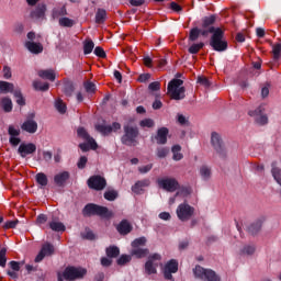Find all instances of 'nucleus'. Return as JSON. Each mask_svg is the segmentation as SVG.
<instances>
[{
  "mask_svg": "<svg viewBox=\"0 0 281 281\" xmlns=\"http://www.w3.org/2000/svg\"><path fill=\"white\" fill-rule=\"evenodd\" d=\"M124 134L121 137L123 146H137L139 144V127L133 125L123 126Z\"/></svg>",
  "mask_w": 281,
  "mask_h": 281,
  "instance_id": "f257e3e1",
  "label": "nucleus"
},
{
  "mask_svg": "<svg viewBox=\"0 0 281 281\" xmlns=\"http://www.w3.org/2000/svg\"><path fill=\"white\" fill-rule=\"evenodd\" d=\"M83 216H100L101 218H111L113 212L109 211V207L88 203L82 210Z\"/></svg>",
  "mask_w": 281,
  "mask_h": 281,
  "instance_id": "f03ea898",
  "label": "nucleus"
},
{
  "mask_svg": "<svg viewBox=\"0 0 281 281\" xmlns=\"http://www.w3.org/2000/svg\"><path fill=\"white\" fill-rule=\"evenodd\" d=\"M183 80L172 79L167 86V91L171 100H184L186 99V87H182Z\"/></svg>",
  "mask_w": 281,
  "mask_h": 281,
  "instance_id": "7ed1b4c3",
  "label": "nucleus"
},
{
  "mask_svg": "<svg viewBox=\"0 0 281 281\" xmlns=\"http://www.w3.org/2000/svg\"><path fill=\"white\" fill-rule=\"evenodd\" d=\"M210 45L214 52H227L228 44L225 41V32L221 27H216V32L211 36Z\"/></svg>",
  "mask_w": 281,
  "mask_h": 281,
  "instance_id": "20e7f679",
  "label": "nucleus"
},
{
  "mask_svg": "<svg viewBox=\"0 0 281 281\" xmlns=\"http://www.w3.org/2000/svg\"><path fill=\"white\" fill-rule=\"evenodd\" d=\"M193 273L195 278L204 281H221V276L216 273V271L212 269H205L201 266H195L193 269Z\"/></svg>",
  "mask_w": 281,
  "mask_h": 281,
  "instance_id": "39448f33",
  "label": "nucleus"
},
{
  "mask_svg": "<svg viewBox=\"0 0 281 281\" xmlns=\"http://www.w3.org/2000/svg\"><path fill=\"white\" fill-rule=\"evenodd\" d=\"M86 276H87V269L76 268L74 266L66 267L63 272V278L69 281L82 280V278H85Z\"/></svg>",
  "mask_w": 281,
  "mask_h": 281,
  "instance_id": "423d86ee",
  "label": "nucleus"
},
{
  "mask_svg": "<svg viewBox=\"0 0 281 281\" xmlns=\"http://www.w3.org/2000/svg\"><path fill=\"white\" fill-rule=\"evenodd\" d=\"M211 144L214 150L220 155V157L225 158L227 157V150L225 149V143H223V138L221 134L216 132H212L211 134Z\"/></svg>",
  "mask_w": 281,
  "mask_h": 281,
  "instance_id": "0eeeda50",
  "label": "nucleus"
},
{
  "mask_svg": "<svg viewBox=\"0 0 281 281\" xmlns=\"http://www.w3.org/2000/svg\"><path fill=\"white\" fill-rule=\"evenodd\" d=\"M250 117H254L256 124L259 126H265V124H269V117L265 114V105H259L256 110H251L248 112Z\"/></svg>",
  "mask_w": 281,
  "mask_h": 281,
  "instance_id": "6e6552de",
  "label": "nucleus"
},
{
  "mask_svg": "<svg viewBox=\"0 0 281 281\" xmlns=\"http://www.w3.org/2000/svg\"><path fill=\"white\" fill-rule=\"evenodd\" d=\"M177 216L179 221H182V222L190 221V218L194 216V207L188 203L179 204L177 209Z\"/></svg>",
  "mask_w": 281,
  "mask_h": 281,
  "instance_id": "1a4fd4ad",
  "label": "nucleus"
},
{
  "mask_svg": "<svg viewBox=\"0 0 281 281\" xmlns=\"http://www.w3.org/2000/svg\"><path fill=\"white\" fill-rule=\"evenodd\" d=\"M87 184L90 190H97V192H100L106 188V179L100 175L91 176L88 179Z\"/></svg>",
  "mask_w": 281,
  "mask_h": 281,
  "instance_id": "9d476101",
  "label": "nucleus"
},
{
  "mask_svg": "<svg viewBox=\"0 0 281 281\" xmlns=\"http://www.w3.org/2000/svg\"><path fill=\"white\" fill-rule=\"evenodd\" d=\"M177 271H179V261H177V259H170L167 261L162 269L165 280L175 281L172 273H177Z\"/></svg>",
  "mask_w": 281,
  "mask_h": 281,
  "instance_id": "9b49d317",
  "label": "nucleus"
},
{
  "mask_svg": "<svg viewBox=\"0 0 281 281\" xmlns=\"http://www.w3.org/2000/svg\"><path fill=\"white\" fill-rule=\"evenodd\" d=\"M159 188L166 192H177L179 190V181L175 178H162L157 181Z\"/></svg>",
  "mask_w": 281,
  "mask_h": 281,
  "instance_id": "f8f14e48",
  "label": "nucleus"
},
{
  "mask_svg": "<svg viewBox=\"0 0 281 281\" xmlns=\"http://www.w3.org/2000/svg\"><path fill=\"white\" fill-rule=\"evenodd\" d=\"M35 116H36V114L31 113L27 116V119L23 122V124L21 125V128L25 133H30L31 135H34V133H36V131H38V123H36V121H34Z\"/></svg>",
  "mask_w": 281,
  "mask_h": 281,
  "instance_id": "ddd939ff",
  "label": "nucleus"
},
{
  "mask_svg": "<svg viewBox=\"0 0 281 281\" xmlns=\"http://www.w3.org/2000/svg\"><path fill=\"white\" fill-rule=\"evenodd\" d=\"M77 136L80 139H83V142H88L90 145L91 150H98V143L91 135H89V132L85 127H78L77 128Z\"/></svg>",
  "mask_w": 281,
  "mask_h": 281,
  "instance_id": "4468645a",
  "label": "nucleus"
},
{
  "mask_svg": "<svg viewBox=\"0 0 281 281\" xmlns=\"http://www.w3.org/2000/svg\"><path fill=\"white\" fill-rule=\"evenodd\" d=\"M8 134L10 135L9 138V144H11V146H19V144H21V138H19V136L21 135V130L14 125H9L8 127Z\"/></svg>",
  "mask_w": 281,
  "mask_h": 281,
  "instance_id": "2eb2a0df",
  "label": "nucleus"
},
{
  "mask_svg": "<svg viewBox=\"0 0 281 281\" xmlns=\"http://www.w3.org/2000/svg\"><path fill=\"white\" fill-rule=\"evenodd\" d=\"M18 153L20 155V157H22L23 159H25V157L27 155H34V153H36V144L34 143H22L20 144L19 148H18Z\"/></svg>",
  "mask_w": 281,
  "mask_h": 281,
  "instance_id": "dca6fc26",
  "label": "nucleus"
},
{
  "mask_svg": "<svg viewBox=\"0 0 281 281\" xmlns=\"http://www.w3.org/2000/svg\"><path fill=\"white\" fill-rule=\"evenodd\" d=\"M55 249L54 246L50 243H45L42 246L41 251L38 255L35 257V262H43L46 256H53Z\"/></svg>",
  "mask_w": 281,
  "mask_h": 281,
  "instance_id": "f3484780",
  "label": "nucleus"
},
{
  "mask_svg": "<svg viewBox=\"0 0 281 281\" xmlns=\"http://www.w3.org/2000/svg\"><path fill=\"white\" fill-rule=\"evenodd\" d=\"M70 177L71 175L69 173V171H61L54 176V183L55 186H57V188H65Z\"/></svg>",
  "mask_w": 281,
  "mask_h": 281,
  "instance_id": "a211bd4d",
  "label": "nucleus"
},
{
  "mask_svg": "<svg viewBox=\"0 0 281 281\" xmlns=\"http://www.w3.org/2000/svg\"><path fill=\"white\" fill-rule=\"evenodd\" d=\"M265 221H266L265 216H261L257 218L255 222H252L247 227L248 234H250L251 236H256L260 232V229H262V224L265 223Z\"/></svg>",
  "mask_w": 281,
  "mask_h": 281,
  "instance_id": "6ab92c4d",
  "label": "nucleus"
},
{
  "mask_svg": "<svg viewBox=\"0 0 281 281\" xmlns=\"http://www.w3.org/2000/svg\"><path fill=\"white\" fill-rule=\"evenodd\" d=\"M9 267L11 270H7V276L12 280H19V271H21V261H10Z\"/></svg>",
  "mask_w": 281,
  "mask_h": 281,
  "instance_id": "aec40b11",
  "label": "nucleus"
},
{
  "mask_svg": "<svg viewBox=\"0 0 281 281\" xmlns=\"http://www.w3.org/2000/svg\"><path fill=\"white\" fill-rule=\"evenodd\" d=\"M168 133H170L168 127L158 128L157 134L155 136L156 143L160 146L168 144Z\"/></svg>",
  "mask_w": 281,
  "mask_h": 281,
  "instance_id": "412c9836",
  "label": "nucleus"
},
{
  "mask_svg": "<svg viewBox=\"0 0 281 281\" xmlns=\"http://www.w3.org/2000/svg\"><path fill=\"white\" fill-rule=\"evenodd\" d=\"M150 186V179L146 178L143 180H138L132 186V192L134 194H142L144 192V188H148Z\"/></svg>",
  "mask_w": 281,
  "mask_h": 281,
  "instance_id": "4be33fe9",
  "label": "nucleus"
},
{
  "mask_svg": "<svg viewBox=\"0 0 281 281\" xmlns=\"http://www.w3.org/2000/svg\"><path fill=\"white\" fill-rule=\"evenodd\" d=\"M116 232H119L121 236H127V234H131V232H133V225H131V223L127 222V220H123L116 226Z\"/></svg>",
  "mask_w": 281,
  "mask_h": 281,
  "instance_id": "5701e85b",
  "label": "nucleus"
},
{
  "mask_svg": "<svg viewBox=\"0 0 281 281\" xmlns=\"http://www.w3.org/2000/svg\"><path fill=\"white\" fill-rule=\"evenodd\" d=\"M45 12H47V7L45 4H38L35 10L31 12L30 16L31 19L38 21L45 19Z\"/></svg>",
  "mask_w": 281,
  "mask_h": 281,
  "instance_id": "b1692460",
  "label": "nucleus"
},
{
  "mask_svg": "<svg viewBox=\"0 0 281 281\" xmlns=\"http://www.w3.org/2000/svg\"><path fill=\"white\" fill-rule=\"evenodd\" d=\"M26 49L31 52V54H43V44L36 42H26Z\"/></svg>",
  "mask_w": 281,
  "mask_h": 281,
  "instance_id": "393cba45",
  "label": "nucleus"
},
{
  "mask_svg": "<svg viewBox=\"0 0 281 281\" xmlns=\"http://www.w3.org/2000/svg\"><path fill=\"white\" fill-rule=\"evenodd\" d=\"M37 75L40 76V78H43V80H49L50 82H54V80H56V74L52 69L40 70Z\"/></svg>",
  "mask_w": 281,
  "mask_h": 281,
  "instance_id": "a878e982",
  "label": "nucleus"
},
{
  "mask_svg": "<svg viewBox=\"0 0 281 281\" xmlns=\"http://www.w3.org/2000/svg\"><path fill=\"white\" fill-rule=\"evenodd\" d=\"M75 91H76V86L74 85V81L65 80L64 81V93H65V95H67V98H71L74 95Z\"/></svg>",
  "mask_w": 281,
  "mask_h": 281,
  "instance_id": "bb28decb",
  "label": "nucleus"
},
{
  "mask_svg": "<svg viewBox=\"0 0 281 281\" xmlns=\"http://www.w3.org/2000/svg\"><path fill=\"white\" fill-rule=\"evenodd\" d=\"M214 23H216V15L212 14L210 16H204L202 19V29L207 30L210 27H214Z\"/></svg>",
  "mask_w": 281,
  "mask_h": 281,
  "instance_id": "cd10ccee",
  "label": "nucleus"
},
{
  "mask_svg": "<svg viewBox=\"0 0 281 281\" xmlns=\"http://www.w3.org/2000/svg\"><path fill=\"white\" fill-rule=\"evenodd\" d=\"M35 180L37 186H40V188H46V186L49 183V179H47V175L43 172L36 173Z\"/></svg>",
  "mask_w": 281,
  "mask_h": 281,
  "instance_id": "c85d7f7f",
  "label": "nucleus"
},
{
  "mask_svg": "<svg viewBox=\"0 0 281 281\" xmlns=\"http://www.w3.org/2000/svg\"><path fill=\"white\" fill-rule=\"evenodd\" d=\"M200 177L203 179V181H210V178L212 177V168L206 165L201 166Z\"/></svg>",
  "mask_w": 281,
  "mask_h": 281,
  "instance_id": "c756f323",
  "label": "nucleus"
},
{
  "mask_svg": "<svg viewBox=\"0 0 281 281\" xmlns=\"http://www.w3.org/2000/svg\"><path fill=\"white\" fill-rule=\"evenodd\" d=\"M1 106L4 113H12L13 104L12 99L4 97L1 99Z\"/></svg>",
  "mask_w": 281,
  "mask_h": 281,
  "instance_id": "7c9ffc66",
  "label": "nucleus"
},
{
  "mask_svg": "<svg viewBox=\"0 0 281 281\" xmlns=\"http://www.w3.org/2000/svg\"><path fill=\"white\" fill-rule=\"evenodd\" d=\"M53 19H59V16H67V7H56L52 11Z\"/></svg>",
  "mask_w": 281,
  "mask_h": 281,
  "instance_id": "2f4dec72",
  "label": "nucleus"
},
{
  "mask_svg": "<svg viewBox=\"0 0 281 281\" xmlns=\"http://www.w3.org/2000/svg\"><path fill=\"white\" fill-rule=\"evenodd\" d=\"M1 93H14V83L8 81H0Z\"/></svg>",
  "mask_w": 281,
  "mask_h": 281,
  "instance_id": "473e14b6",
  "label": "nucleus"
},
{
  "mask_svg": "<svg viewBox=\"0 0 281 281\" xmlns=\"http://www.w3.org/2000/svg\"><path fill=\"white\" fill-rule=\"evenodd\" d=\"M256 254V245L248 244L240 249V256H254Z\"/></svg>",
  "mask_w": 281,
  "mask_h": 281,
  "instance_id": "72a5a7b5",
  "label": "nucleus"
},
{
  "mask_svg": "<svg viewBox=\"0 0 281 281\" xmlns=\"http://www.w3.org/2000/svg\"><path fill=\"white\" fill-rule=\"evenodd\" d=\"M95 131H98V133H101V135L106 136L113 133V127H111V125L98 124L95 125Z\"/></svg>",
  "mask_w": 281,
  "mask_h": 281,
  "instance_id": "f704fd0d",
  "label": "nucleus"
},
{
  "mask_svg": "<svg viewBox=\"0 0 281 281\" xmlns=\"http://www.w3.org/2000/svg\"><path fill=\"white\" fill-rule=\"evenodd\" d=\"M150 254V250L148 248H134L132 250V256H135L136 258H146Z\"/></svg>",
  "mask_w": 281,
  "mask_h": 281,
  "instance_id": "c9c22d12",
  "label": "nucleus"
},
{
  "mask_svg": "<svg viewBox=\"0 0 281 281\" xmlns=\"http://www.w3.org/2000/svg\"><path fill=\"white\" fill-rule=\"evenodd\" d=\"M172 151V159L173 161H181L183 159V154H181V147L180 145H173L171 148Z\"/></svg>",
  "mask_w": 281,
  "mask_h": 281,
  "instance_id": "e433bc0d",
  "label": "nucleus"
},
{
  "mask_svg": "<svg viewBox=\"0 0 281 281\" xmlns=\"http://www.w3.org/2000/svg\"><path fill=\"white\" fill-rule=\"evenodd\" d=\"M108 258H117L120 256V248L117 246H110L105 249Z\"/></svg>",
  "mask_w": 281,
  "mask_h": 281,
  "instance_id": "4c0bfd02",
  "label": "nucleus"
},
{
  "mask_svg": "<svg viewBox=\"0 0 281 281\" xmlns=\"http://www.w3.org/2000/svg\"><path fill=\"white\" fill-rule=\"evenodd\" d=\"M13 98H15V102L19 104V106H25V98L23 97L21 90H14Z\"/></svg>",
  "mask_w": 281,
  "mask_h": 281,
  "instance_id": "58836bf2",
  "label": "nucleus"
},
{
  "mask_svg": "<svg viewBox=\"0 0 281 281\" xmlns=\"http://www.w3.org/2000/svg\"><path fill=\"white\" fill-rule=\"evenodd\" d=\"M95 47V44L91 40H86L83 42V54L85 56H89L91 52H93V48Z\"/></svg>",
  "mask_w": 281,
  "mask_h": 281,
  "instance_id": "ea45409f",
  "label": "nucleus"
},
{
  "mask_svg": "<svg viewBox=\"0 0 281 281\" xmlns=\"http://www.w3.org/2000/svg\"><path fill=\"white\" fill-rule=\"evenodd\" d=\"M106 21V10L98 9L95 13V23L102 24Z\"/></svg>",
  "mask_w": 281,
  "mask_h": 281,
  "instance_id": "a19ab883",
  "label": "nucleus"
},
{
  "mask_svg": "<svg viewBox=\"0 0 281 281\" xmlns=\"http://www.w3.org/2000/svg\"><path fill=\"white\" fill-rule=\"evenodd\" d=\"M170 153L169 147H157L156 148V156L158 159H166L168 157V154Z\"/></svg>",
  "mask_w": 281,
  "mask_h": 281,
  "instance_id": "79ce46f5",
  "label": "nucleus"
},
{
  "mask_svg": "<svg viewBox=\"0 0 281 281\" xmlns=\"http://www.w3.org/2000/svg\"><path fill=\"white\" fill-rule=\"evenodd\" d=\"M49 228L53 232H65V229H67L65 224H63L61 222H54V221L49 223Z\"/></svg>",
  "mask_w": 281,
  "mask_h": 281,
  "instance_id": "37998d69",
  "label": "nucleus"
},
{
  "mask_svg": "<svg viewBox=\"0 0 281 281\" xmlns=\"http://www.w3.org/2000/svg\"><path fill=\"white\" fill-rule=\"evenodd\" d=\"M59 25L60 27H72L76 25V21L67 16H64L59 19Z\"/></svg>",
  "mask_w": 281,
  "mask_h": 281,
  "instance_id": "c03bdc74",
  "label": "nucleus"
},
{
  "mask_svg": "<svg viewBox=\"0 0 281 281\" xmlns=\"http://www.w3.org/2000/svg\"><path fill=\"white\" fill-rule=\"evenodd\" d=\"M199 36H201V29L199 27H193L189 32V41L194 43V41H199Z\"/></svg>",
  "mask_w": 281,
  "mask_h": 281,
  "instance_id": "a18cd8bd",
  "label": "nucleus"
},
{
  "mask_svg": "<svg viewBox=\"0 0 281 281\" xmlns=\"http://www.w3.org/2000/svg\"><path fill=\"white\" fill-rule=\"evenodd\" d=\"M33 87L36 91H49V85L47 82L34 81Z\"/></svg>",
  "mask_w": 281,
  "mask_h": 281,
  "instance_id": "49530a36",
  "label": "nucleus"
},
{
  "mask_svg": "<svg viewBox=\"0 0 281 281\" xmlns=\"http://www.w3.org/2000/svg\"><path fill=\"white\" fill-rule=\"evenodd\" d=\"M55 109L58 111V113H61V115L67 113V105L61 101V99H57L55 101Z\"/></svg>",
  "mask_w": 281,
  "mask_h": 281,
  "instance_id": "de8ad7c7",
  "label": "nucleus"
},
{
  "mask_svg": "<svg viewBox=\"0 0 281 281\" xmlns=\"http://www.w3.org/2000/svg\"><path fill=\"white\" fill-rule=\"evenodd\" d=\"M203 47H205V44L203 42H200L198 44H192L188 52L189 54H196L198 52H201V49H203Z\"/></svg>",
  "mask_w": 281,
  "mask_h": 281,
  "instance_id": "09e8293b",
  "label": "nucleus"
},
{
  "mask_svg": "<svg viewBox=\"0 0 281 281\" xmlns=\"http://www.w3.org/2000/svg\"><path fill=\"white\" fill-rule=\"evenodd\" d=\"M145 271L148 273V276H153V273H157V268L155 267L151 260L146 261Z\"/></svg>",
  "mask_w": 281,
  "mask_h": 281,
  "instance_id": "8fccbe9b",
  "label": "nucleus"
},
{
  "mask_svg": "<svg viewBox=\"0 0 281 281\" xmlns=\"http://www.w3.org/2000/svg\"><path fill=\"white\" fill-rule=\"evenodd\" d=\"M133 258L131 257V255H122L117 260H116V265H119L120 267H124V265H128V262L132 260Z\"/></svg>",
  "mask_w": 281,
  "mask_h": 281,
  "instance_id": "3c124183",
  "label": "nucleus"
},
{
  "mask_svg": "<svg viewBox=\"0 0 281 281\" xmlns=\"http://www.w3.org/2000/svg\"><path fill=\"white\" fill-rule=\"evenodd\" d=\"M8 254L7 248H1L0 249V267L4 269L7 262H8V257L5 256Z\"/></svg>",
  "mask_w": 281,
  "mask_h": 281,
  "instance_id": "603ef678",
  "label": "nucleus"
},
{
  "mask_svg": "<svg viewBox=\"0 0 281 281\" xmlns=\"http://www.w3.org/2000/svg\"><path fill=\"white\" fill-rule=\"evenodd\" d=\"M142 128H153L155 126V121L153 119H144L139 122Z\"/></svg>",
  "mask_w": 281,
  "mask_h": 281,
  "instance_id": "864d4df0",
  "label": "nucleus"
},
{
  "mask_svg": "<svg viewBox=\"0 0 281 281\" xmlns=\"http://www.w3.org/2000/svg\"><path fill=\"white\" fill-rule=\"evenodd\" d=\"M103 196L105 201H115V199H117V191L115 190L105 191Z\"/></svg>",
  "mask_w": 281,
  "mask_h": 281,
  "instance_id": "5fc2aeb1",
  "label": "nucleus"
},
{
  "mask_svg": "<svg viewBox=\"0 0 281 281\" xmlns=\"http://www.w3.org/2000/svg\"><path fill=\"white\" fill-rule=\"evenodd\" d=\"M146 245V237H139L132 241L133 249L144 247Z\"/></svg>",
  "mask_w": 281,
  "mask_h": 281,
  "instance_id": "6e6d98bb",
  "label": "nucleus"
},
{
  "mask_svg": "<svg viewBox=\"0 0 281 281\" xmlns=\"http://www.w3.org/2000/svg\"><path fill=\"white\" fill-rule=\"evenodd\" d=\"M272 54H273V58L274 60H280V56H281V44H277L272 47Z\"/></svg>",
  "mask_w": 281,
  "mask_h": 281,
  "instance_id": "4d7b16f0",
  "label": "nucleus"
},
{
  "mask_svg": "<svg viewBox=\"0 0 281 281\" xmlns=\"http://www.w3.org/2000/svg\"><path fill=\"white\" fill-rule=\"evenodd\" d=\"M87 161H89L87 156H81L77 162V168H79V170H85V168H87Z\"/></svg>",
  "mask_w": 281,
  "mask_h": 281,
  "instance_id": "13d9d810",
  "label": "nucleus"
},
{
  "mask_svg": "<svg viewBox=\"0 0 281 281\" xmlns=\"http://www.w3.org/2000/svg\"><path fill=\"white\" fill-rule=\"evenodd\" d=\"M83 87L87 93H95V83L87 81L83 83Z\"/></svg>",
  "mask_w": 281,
  "mask_h": 281,
  "instance_id": "bf43d9fd",
  "label": "nucleus"
},
{
  "mask_svg": "<svg viewBox=\"0 0 281 281\" xmlns=\"http://www.w3.org/2000/svg\"><path fill=\"white\" fill-rule=\"evenodd\" d=\"M200 34L201 36H207V34H216V27L210 26L209 29H200Z\"/></svg>",
  "mask_w": 281,
  "mask_h": 281,
  "instance_id": "052dcab7",
  "label": "nucleus"
},
{
  "mask_svg": "<svg viewBox=\"0 0 281 281\" xmlns=\"http://www.w3.org/2000/svg\"><path fill=\"white\" fill-rule=\"evenodd\" d=\"M94 55H97L98 58H106V52H104V48H102V46H97L94 48Z\"/></svg>",
  "mask_w": 281,
  "mask_h": 281,
  "instance_id": "680f3d73",
  "label": "nucleus"
},
{
  "mask_svg": "<svg viewBox=\"0 0 281 281\" xmlns=\"http://www.w3.org/2000/svg\"><path fill=\"white\" fill-rule=\"evenodd\" d=\"M16 225H19V220L8 221L3 225V229H14L16 227Z\"/></svg>",
  "mask_w": 281,
  "mask_h": 281,
  "instance_id": "e2e57ef3",
  "label": "nucleus"
},
{
  "mask_svg": "<svg viewBox=\"0 0 281 281\" xmlns=\"http://www.w3.org/2000/svg\"><path fill=\"white\" fill-rule=\"evenodd\" d=\"M199 85H202V87H205L206 89L211 87L210 79L206 77H198Z\"/></svg>",
  "mask_w": 281,
  "mask_h": 281,
  "instance_id": "0e129e2a",
  "label": "nucleus"
},
{
  "mask_svg": "<svg viewBox=\"0 0 281 281\" xmlns=\"http://www.w3.org/2000/svg\"><path fill=\"white\" fill-rule=\"evenodd\" d=\"M4 80H10L12 78V69L9 66H4L2 69Z\"/></svg>",
  "mask_w": 281,
  "mask_h": 281,
  "instance_id": "69168bd1",
  "label": "nucleus"
},
{
  "mask_svg": "<svg viewBox=\"0 0 281 281\" xmlns=\"http://www.w3.org/2000/svg\"><path fill=\"white\" fill-rule=\"evenodd\" d=\"M153 170V164L143 166V167H138V172H140V175H146L148 172H150Z\"/></svg>",
  "mask_w": 281,
  "mask_h": 281,
  "instance_id": "338daca9",
  "label": "nucleus"
},
{
  "mask_svg": "<svg viewBox=\"0 0 281 281\" xmlns=\"http://www.w3.org/2000/svg\"><path fill=\"white\" fill-rule=\"evenodd\" d=\"M148 89L149 91H159V89H161V83H159V81H154L149 83Z\"/></svg>",
  "mask_w": 281,
  "mask_h": 281,
  "instance_id": "774afa93",
  "label": "nucleus"
}]
</instances>
